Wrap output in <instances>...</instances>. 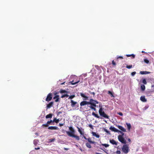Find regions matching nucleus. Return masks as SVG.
<instances>
[{
  "label": "nucleus",
  "mask_w": 154,
  "mask_h": 154,
  "mask_svg": "<svg viewBox=\"0 0 154 154\" xmlns=\"http://www.w3.org/2000/svg\"><path fill=\"white\" fill-rule=\"evenodd\" d=\"M71 106L73 107L77 104V102L74 101L73 100H71Z\"/></svg>",
  "instance_id": "f8f14e48"
},
{
  "label": "nucleus",
  "mask_w": 154,
  "mask_h": 154,
  "mask_svg": "<svg viewBox=\"0 0 154 154\" xmlns=\"http://www.w3.org/2000/svg\"><path fill=\"white\" fill-rule=\"evenodd\" d=\"M119 58L122 59L123 58V57L122 56H120L118 57H117V59H118Z\"/></svg>",
  "instance_id": "8fccbe9b"
},
{
  "label": "nucleus",
  "mask_w": 154,
  "mask_h": 154,
  "mask_svg": "<svg viewBox=\"0 0 154 154\" xmlns=\"http://www.w3.org/2000/svg\"><path fill=\"white\" fill-rule=\"evenodd\" d=\"M59 97H58V98H57L55 100V102H58V101H59Z\"/></svg>",
  "instance_id": "de8ad7c7"
},
{
  "label": "nucleus",
  "mask_w": 154,
  "mask_h": 154,
  "mask_svg": "<svg viewBox=\"0 0 154 154\" xmlns=\"http://www.w3.org/2000/svg\"><path fill=\"white\" fill-rule=\"evenodd\" d=\"M109 142L112 144H114L116 145L117 144V143L116 142V141L113 139L110 140Z\"/></svg>",
  "instance_id": "4468645a"
},
{
  "label": "nucleus",
  "mask_w": 154,
  "mask_h": 154,
  "mask_svg": "<svg viewBox=\"0 0 154 154\" xmlns=\"http://www.w3.org/2000/svg\"><path fill=\"white\" fill-rule=\"evenodd\" d=\"M79 82H80V80H79L76 82H74V81H72L70 82L71 83V84H72V85H74L79 83Z\"/></svg>",
  "instance_id": "393cba45"
},
{
  "label": "nucleus",
  "mask_w": 154,
  "mask_h": 154,
  "mask_svg": "<svg viewBox=\"0 0 154 154\" xmlns=\"http://www.w3.org/2000/svg\"><path fill=\"white\" fill-rule=\"evenodd\" d=\"M140 100L143 102H146L147 100L145 98V96H141L140 97Z\"/></svg>",
  "instance_id": "9b49d317"
},
{
  "label": "nucleus",
  "mask_w": 154,
  "mask_h": 154,
  "mask_svg": "<svg viewBox=\"0 0 154 154\" xmlns=\"http://www.w3.org/2000/svg\"><path fill=\"white\" fill-rule=\"evenodd\" d=\"M91 105L94 107L96 106V105L95 104V103H91Z\"/></svg>",
  "instance_id": "f704fd0d"
},
{
  "label": "nucleus",
  "mask_w": 154,
  "mask_h": 154,
  "mask_svg": "<svg viewBox=\"0 0 154 154\" xmlns=\"http://www.w3.org/2000/svg\"><path fill=\"white\" fill-rule=\"evenodd\" d=\"M76 127L78 128V131L79 132V133L81 135H83L82 138H84L86 140L87 138L84 135V130L83 129H82V128H81V129L78 126H77Z\"/></svg>",
  "instance_id": "39448f33"
},
{
  "label": "nucleus",
  "mask_w": 154,
  "mask_h": 154,
  "mask_svg": "<svg viewBox=\"0 0 154 154\" xmlns=\"http://www.w3.org/2000/svg\"><path fill=\"white\" fill-rule=\"evenodd\" d=\"M64 83H65V82H63V83H62L61 84V85H63L64 84Z\"/></svg>",
  "instance_id": "e2e57ef3"
},
{
  "label": "nucleus",
  "mask_w": 154,
  "mask_h": 154,
  "mask_svg": "<svg viewBox=\"0 0 154 154\" xmlns=\"http://www.w3.org/2000/svg\"><path fill=\"white\" fill-rule=\"evenodd\" d=\"M58 97H59V96L58 95H56L54 97H53V99H56L57 98H58Z\"/></svg>",
  "instance_id": "79ce46f5"
},
{
  "label": "nucleus",
  "mask_w": 154,
  "mask_h": 154,
  "mask_svg": "<svg viewBox=\"0 0 154 154\" xmlns=\"http://www.w3.org/2000/svg\"><path fill=\"white\" fill-rule=\"evenodd\" d=\"M52 93H49L47 96V97L45 99V100L48 102L51 101L52 98Z\"/></svg>",
  "instance_id": "423d86ee"
},
{
  "label": "nucleus",
  "mask_w": 154,
  "mask_h": 154,
  "mask_svg": "<svg viewBox=\"0 0 154 154\" xmlns=\"http://www.w3.org/2000/svg\"><path fill=\"white\" fill-rule=\"evenodd\" d=\"M126 56L127 57H129L132 56V57L133 58H134L135 57V55L134 54H127L126 55Z\"/></svg>",
  "instance_id": "a878e982"
},
{
  "label": "nucleus",
  "mask_w": 154,
  "mask_h": 154,
  "mask_svg": "<svg viewBox=\"0 0 154 154\" xmlns=\"http://www.w3.org/2000/svg\"><path fill=\"white\" fill-rule=\"evenodd\" d=\"M53 115L51 113L49 114L46 116V118H51L52 117Z\"/></svg>",
  "instance_id": "f3484780"
},
{
  "label": "nucleus",
  "mask_w": 154,
  "mask_h": 154,
  "mask_svg": "<svg viewBox=\"0 0 154 154\" xmlns=\"http://www.w3.org/2000/svg\"><path fill=\"white\" fill-rule=\"evenodd\" d=\"M69 96L67 94H65L64 95H63L61 96V98H63V97H67Z\"/></svg>",
  "instance_id": "c85d7f7f"
},
{
  "label": "nucleus",
  "mask_w": 154,
  "mask_h": 154,
  "mask_svg": "<svg viewBox=\"0 0 154 154\" xmlns=\"http://www.w3.org/2000/svg\"><path fill=\"white\" fill-rule=\"evenodd\" d=\"M142 83L146 85L147 84V82H146V80L145 79H143L142 81Z\"/></svg>",
  "instance_id": "c756f323"
},
{
  "label": "nucleus",
  "mask_w": 154,
  "mask_h": 154,
  "mask_svg": "<svg viewBox=\"0 0 154 154\" xmlns=\"http://www.w3.org/2000/svg\"><path fill=\"white\" fill-rule=\"evenodd\" d=\"M75 97V95H71L69 96V99H72L73 98H74Z\"/></svg>",
  "instance_id": "72a5a7b5"
},
{
  "label": "nucleus",
  "mask_w": 154,
  "mask_h": 154,
  "mask_svg": "<svg viewBox=\"0 0 154 154\" xmlns=\"http://www.w3.org/2000/svg\"><path fill=\"white\" fill-rule=\"evenodd\" d=\"M69 129L70 131H66V133L70 137L75 138L77 140H80L79 137V136L74 134L75 131L73 128L70 126L69 127Z\"/></svg>",
  "instance_id": "f257e3e1"
},
{
  "label": "nucleus",
  "mask_w": 154,
  "mask_h": 154,
  "mask_svg": "<svg viewBox=\"0 0 154 154\" xmlns=\"http://www.w3.org/2000/svg\"><path fill=\"white\" fill-rule=\"evenodd\" d=\"M89 107L91 109L94 110V111H96V109L95 107H93L91 105L89 106Z\"/></svg>",
  "instance_id": "cd10ccee"
},
{
  "label": "nucleus",
  "mask_w": 154,
  "mask_h": 154,
  "mask_svg": "<svg viewBox=\"0 0 154 154\" xmlns=\"http://www.w3.org/2000/svg\"><path fill=\"white\" fill-rule=\"evenodd\" d=\"M144 62L146 63H149V61L148 60L145 59L144 60Z\"/></svg>",
  "instance_id": "473e14b6"
},
{
  "label": "nucleus",
  "mask_w": 154,
  "mask_h": 154,
  "mask_svg": "<svg viewBox=\"0 0 154 154\" xmlns=\"http://www.w3.org/2000/svg\"><path fill=\"white\" fill-rule=\"evenodd\" d=\"M90 102L91 103H94V100L92 99H90Z\"/></svg>",
  "instance_id": "c03bdc74"
},
{
  "label": "nucleus",
  "mask_w": 154,
  "mask_h": 154,
  "mask_svg": "<svg viewBox=\"0 0 154 154\" xmlns=\"http://www.w3.org/2000/svg\"><path fill=\"white\" fill-rule=\"evenodd\" d=\"M51 123L49 121H48L47 122V123L45 124H43L42 126H44L45 127H47L49 126V124H50Z\"/></svg>",
  "instance_id": "aec40b11"
},
{
  "label": "nucleus",
  "mask_w": 154,
  "mask_h": 154,
  "mask_svg": "<svg viewBox=\"0 0 154 154\" xmlns=\"http://www.w3.org/2000/svg\"><path fill=\"white\" fill-rule=\"evenodd\" d=\"M108 94L110 95V96L112 97H114V96L113 95V93L110 91H108Z\"/></svg>",
  "instance_id": "412c9836"
},
{
  "label": "nucleus",
  "mask_w": 154,
  "mask_h": 154,
  "mask_svg": "<svg viewBox=\"0 0 154 154\" xmlns=\"http://www.w3.org/2000/svg\"><path fill=\"white\" fill-rule=\"evenodd\" d=\"M102 145L105 147H108L109 146V145L106 144H103Z\"/></svg>",
  "instance_id": "c9c22d12"
},
{
  "label": "nucleus",
  "mask_w": 154,
  "mask_h": 154,
  "mask_svg": "<svg viewBox=\"0 0 154 154\" xmlns=\"http://www.w3.org/2000/svg\"><path fill=\"white\" fill-rule=\"evenodd\" d=\"M40 149V148L39 147H37V148H35V149H36V150H38V149Z\"/></svg>",
  "instance_id": "bf43d9fd"
},
{
  "label": "nucleus",
  "mask_w": 154,
  "mask_h": 154,
  "mask_svg": "<svg viewBox=\"0 0 154 154\" xmlns=\"http://www.w3.org/2000/svg\"><path fill=\"white\" fill-rule=\"evenodd\" d=\"M105 131L108 134H110L109 132L107 130H105Z\"/></svg>",
  "instance_id": "4d7b16f0"
},
{
  "label": "nucleus",
  "mask_w": 154,
  "mask_h": 154,
  "mask_svg": "<svg viewBox=\"0 0 154 154\" xmlns=\"http://www.w3.org/2000/svg\"><path fill=\"white\" fill-rule=\"evenodd\" d=\"M90 143L94 144H95L96 143L94 141H91Z\"/></svg>",
  "instance_id": "603ef678"
},
{
  "label": "nucleus",
  "mask_w": 154,
  "mask_h": 154,
  "mask_svg": "<svg viewBox=\"0 0 154 154\" xmlns=\"http://www.w3.org/2000/svg\"><path fill=\"white\" fill-rule=\"evenodd\" d=\"M122 151L125 153L127 154L129 151L128 146L127 145H124L122 148Z\"/></svg>",
  "instance_id": "7ed1b4c3"
},
{
  "label": "nucleus",
  "mask_w": 154,
  "mask_h": 154,
  "mask_svg": "<svg viewBox=\"0 0 154 154\" xmlns=\"http://www.w3.org/2000/svg\"><path fill=\"white\" fill-rule=\"evenodd\" d=\"M118 114L120 116H123V114L122 112H119L118 113Z\"/></svg>",
  "instance_id": "09e8293b"
},
{
  "label": "nucleus",
  "mask_w": 154,
  "mask_h": 154,
  "mask_svg": "<svg viewBox=\"0 0 154 154\" xmlns=\"http://www.w3.org/2000/svg\"><path fill=\"white\" fill-rule=\"evenodd\" d=\"M112 64L114 66H115L116 65V63L114 61V60H112Z\"/></svg>",
  "instance_id": "a18cd8bd"
},
{
  "label": "nucleus",
  "mask_w": 154,
  "mask_h": 154,
  "mask_svg": "<svg viewBox=\"0 0 154 154\" xmlns=\"http://www.w3.org/2000/svg\"><path fill=\"white\" fill-rule=\"evenodd\" d=\"M128 140L129 142H131V140L130 138H128Z\"/></svg>",
  "instance_id": "13d9d810"
},
{
  "label": "nucleus",
  "mask_w": 154,
  "mask_h": 154,
  "mask_svg": "<svg viewBox=\"0 0 154 154\" xmlns=\"http://www.w3.org/2000/svg\"><path fill=\"white\" fill-rule=\"evenodd\" d=\"M62 113V112L61 111H60V112H57V115H60V114H61Z\"/></svg>",
  "instance_id": "864d4df0"
},
{
  "label": "nucleus",
  "mask_w": 154,
  "mask_h": 154,
  "mask_svg": "<svg viewBox=\"0 0 154 154\" xmlns=\"http://www.w3.org/2000/svg\"><path fill=\"white\" fill-rule=\"evenodd\" d=\"M117 132L120 133L121 134V135H122V136H123V135L124 134V133L122 131H120L119 130H118V131Z\"/></svg>",
  "instance_id": "7c9ffc66"
},
{
  "label": "nucleus",
  "mask_w": 154,
  "mask_h": 154,
  "mask_svg": "<svg viewBox=\"0 0 154 154\" xmlns=\"http://www.w3.org/2000/svg\"><path fill=\"white\" fill-rule=\"evenodd\" d=\"M136 74V72H133L131 73V75L132 76H134Z\"/></svg>",
  "instance_id": "ea45409f"
},
{
  "label": "nucleus",
  "mask_w": 154,
  "mask_h": 154,
  "mask_svg": "<svg viewBox=\"0 0 154 154\" xmlns=\"http://www.w3.org/2000/svg\"><path fill=\"white\" fill-rule=\"evenodd\" d=\"M54 104L53 102H51L47 105L46 108L47 109H49L53 106Z\"/></svg>",
  "instance_id": "6e6552de"
},
{
  "label": "nucleus",
  "mask_w": 154,
  "mask_h": 154,
  "mask_svg": "<svg viewBox=\"0 0 154 154\" xmlns=\"http://www.w3.org/2000/svg\"><path fill=\"white\" fill-rule=\"evenodd\" d=\"M48 129L50 130H57L58 128L56 126H49L48 127Z\"/></svg>",
  "instance_id": "2eb2a0df"
},
{
  "label": "nucleus",
  "mask_w": 154,
  "mask_h": 154,
  "mask_svg": "<svg viewBox=\"0 0 154 154\" xmlns=\"http://www.w3.org/2000/svg\"><path fill=\"white\" fill-rule=\"evenodd\" d=\"M116 153L117 154H121V151L119 150H117L116 151Z\"/></svg>",
  "instance_id": "49530a36"
},
{
  "label": "nucleus",
  "mask_w": 154,
  "mask_h": 154,
  "mask_svg": "<svg viewBox=\"0 0 154 154\" xmlns=\"http://www.w3.org/2000/svg\"><path fill=\"white\" fill-rule=\"evenodd\" d=\"M64 124L63 123H60L59 125L61 127Z\"/></svg>",
  "instance_id": "6e6d98bb"
},
{
  "label": "nucleus",
  "mask_w": 154,
  "mask_h": 154,
  "mask_svg": "<svg viewBox=\"0 0 154 154\" xmlns=\"http://www.w3.org/2000/svg\"><path fill=\"white\" fill-rule=\"evenodd\" d=\"M49 121H50V123H51L54 122H53V120H50Z\"/></svg>",
  "instance_id": "052dcab7"
},
{
  "label": "nucleus",
  "mask_w": 154,
  "mask_h": 154,
  "mask_svg": "<svg viewBox=\"0 0 154 154\" xmlns=\"http://www.w3.org/2000/svg\"><path fill=\"white\" fill-rule=\"evenodd\" d=\"M64 149L65 150H68V149L67 148H64Z\"/></svg>",
  "instance_id": "680f3d73"
},
{
  "label": "nucleus",
  "mask_w": 154,
  "mask_h": 154,
  "mask_svg": "<svg viewBox=\"0 0 154 154\" xmlns=\"http://www.w3.org/2000/svg\"><path fill=\"white\" fill-rule=\"evenodd\" d=\"M92 115L94 116L95 117L99 118V116L98 114L95 113L94 112H93L92 113Z\"/></svg>",
  "instance_id": "b1692460"
},
{
  "label": "nucleus",
  "mask_w": 154,
  "mask_h": 154,
  "mask_svg": "<svg viewBox=\"0 0 154 154\" xmlns=\"http://www.w3.org/2000/svg\"><path fill=\"white\" fill-rule=\"evenodd\" d=\"M141 89L142 91H144L145 89V86L144 85H141Z\"/></svg>",
  "instance_id": "4be33fe9"
},
{
  "label": "nucleus",
  "mask_w": 154,
  "mask_h": 154,
  "mask_svg": "<svg viewBox=\"0 0 154 154\" xmlns=\"http://www.w3.org/2000/svg\"><path fill=\"white\" fill-rule=\"evenodd\" d=\"M86 140H87L89 142L91 143V138L90 137L88 138H87Z\"/></svg>",
  "instance_id": "58836bf2"
},
{
  "label": "nucleus",
  "mask_w": 154,
  "mask_h": 154,
  "mask_svg": "<svg viewBox=\"0 0 154 154\" xmlns=\"http://www.w3.org/2000/svg\"><path fill=\"white\" fill-rule=\"evenodd\" d=\"M153 87H154V85H152V88Z\"/></svg>",
  "instance_id": "69168bd1"
},
{
  "label": "nucleus",
  "mask_w": 154,
  "mask_h": 154,
  "mask_svg": "<svg viewBox=\"0 0 154 154\" xmlns=\"http://www.w3.org/2000/svg\"><path fill=\"white\" fill-rule=\"evenodd\" d=\"M59 119H57L55 118H54V120H53V122H55V123H57L59 122Z\"/></svg>",
  "instance_id": "5701e85b"
},
{
  "label": "nucleus",
  "mask_w": 154,
  "mask_h": 154,
  "mask_svg": "<svg viewBox=\"0 0 154 154\" xmlns=\"http://www.w3.org/2000/svg\"><path fill=\"white\" fill-rule=\"evenodd\" d=\"M132 67V65H127L126 66V67L128 69H130Z\"/></svg>",
  "instance_id": "2f4dec72"
},
{
  "label": "nucleus",
  "mask_w": 154,
  "mask_h": 154,
  "mask_svg": "<svg viewBox=\"0 0 154 154\" xmlns=\"http://www.w3.org/2000/svg\"><path fill=\"white\" fill-rule=\"evenodd\" d=\"M117 127L119 129L121 130L122 131L124 132L126 131V129L124 128L122 126L118 125L117 126Z\"/></svg>",
  "instance_id": "1a4fd4ad"
},
{
  "label": "nucleus",
  "mask_w": 154,
  "mask_h": 154,
  "mask_svg": "<svg viewBox=\"0 0 154 154\" xmlns=\"http://www.w3.org/2000/svg\"><path fill=\"white\" fill-rule=\"evenodd\" d=\"M126 124L127 126L128 130L130 131L131 128V126L130 124L129 123H126Z\"/></svg>",
  "instance_id": "a211bd4d"
},
{
  "label": "nucleus",
  "mask_w": 154,
  "mask_h": 154,
  "mask_svg": "<svg viewBox=\"0 0 154 154\" xmlns=\"http://www.w3.org/2000/svg\"><path fill=\"white\" fill-rule=\"evenodd\" d=\"M91 102H90V101H88V102H87V101H86V105L87 104H88V105H91Z\"/></svg>",
  "instance_id": "a19ab883"
},
{
  "label": "nucleus",
  "mask_w": 154,
  "mask_h": 154,
  "mask_svg": "<svg viewBox=\"0 0 154 154\" xmlns=\"http://www.w3.org/2000/svg\"><path fill=\"white\" fill-rule=\"evenodd\" d=\"M109 129L111 130L112 131H114L115 132H117L118 131V130L115 128L114 127H113L112 126H111L109 128Z\"/></svg>",
  "instance_id": "9d476101"
},
{
  "label": "nucleus",
  "mask_w": 154,
  "mask_h": 154,
  "mask_svg": "<svg viewBox=\"0 0 154 154\" xmlns=\"http://www.w3.org/2000/svg\"><path fill=\"white\" fill-rule=\"evenodd\" d=\"M91 133L93 136H94L96 137L97 138H99L100 137V136L99 134H97L95 132H92Z\"/></svg>",
  "instance_id": "ddd939ff"
},
{
  "label": "nucleus",
  "mask_w": 154,
  "mask_h": 154,
  "mask_svg": "<svg viewBox=\"0 0 154 154\" xmlns=\"http://www.w3.org/2000/svg\"><path fill=\"white\" fill-rule=\"evenodd\" d=\"M89 126L91 128V129H93V126L92 125H91V124H90L89 125Z\"/></svg>",
  "instance_id": "3c124183"
},
{
  "label": "nucleus",
  "mask_w": 154,
  "mask_h": 154,
  "mask_svg": "<svg viewBox=\"0 0 154 154\" xmlns=\"http://www.w3.org/2000/svg\"><path fill=\"white\" fill-rule=\"evenodd\" d=\"M85 145L88 148H91V145L88 143H86Z\"/></svg>",
  "instance_id": "bb28decb"
},
{
  "label": "nucleus",
  "mask_w": 154,
  "mask_h": 154,
  "mask_svg": "<svg viewBox=\"0 0 154 154\" xmlns=\"http://www.w3.org/2000/svg\"><path fill=\"white\" fill-rule=\"evenodd\" d=\"M89 92L91 94L93 95L94 96L95 95V93L94 92H91V91H89Z\"/></svg>",
  "instance_id": "37998d69"
},
{
  "label": "nucleus",
  "mask_w": 154,
  "mask_h": 154,
  "mask_svg": "<svg viewBox=\"0 0 154 154\" xmlns=\"http://www.w3.org/2000/svg\"><path fill=\"white\" fill-rule=\"evenodd\" d=\"M94 103H95V104H98V102L97 101L95 100H94Z\"/></svg>",
  "instance_id": "5fc2aeb1"
},
{
  "label": "nucleus",
  "mask_w": 154,
  "mask_h": 154,
  "mask_svg": "<svg viewBox=\"0 0 154 154\" xmlns=\"http://www.w3.org/2000/svg\"><path fill=\"white\" fill-rule=\"evenodd\" d=\"M80 95L82 97L84 98V100H86L88 99V97L86 96L84 94L81 93H80Z\"/></svg>",
  "instance_id": "0eeeda50"
},
{
  "label": "nucleus",
  "mask_w": 154,
  "mask_h": 154,
  "mask_svg": "<svg viewBox=\"0 0 154 154\" xmlns=\"http://www.w3.org/2000/svg\"><path fill=\"white\" fill-rule=\"evenodd\" d=\"M66 92V91L65 90H61L60 91V93H63Z\"/></svg>",
  "instance_id": "e433bc0d"
},
{
  "label": "nucleus",
  "mask_w": 154,
  "mask_h": 154,
  "mask_svg": "<svg viewBox=\"0 0 154 154\" xmlns=\"http://www.w3.org/2000/svg\"><path fill=\"white\" fill-rule=\"evenodd\" d=\"M99 113L100 115L101 116L107 119L109 118V116L105 113L102 107L100 108L99 110Z\"/></svg>",
  "instance_id": "f03ea898"
},
{
  "label": "nucleus",
  "mask_w": 154,
  "mask_h": 154,
  "mask_svg": "<svg viewBox=\"0 0 154 154\" xmlns=\"http://www.w3.org/2000/svg\"><path fill=\"white\" fill-rule=\"evenodd\" d=\"M55 140V138L50 139L49 140V141H50V142H54Z\"/></svg>",
  "instance_id": "4c0bfd02"
},
{
  "label": "nucleus",
  "mask_w": 154,
  "mask_h": 154,
  "mask_svg": "<svg viewBox=\"0 0 154 154\" xmlns=\"http://www.w3.org/2000/svg\"><path fill=\"white\" fill-rule=\"evenodd\" d=\"M96 154H102L99 153L97 152L96 153Z\"/></svg>",
  "instance_id": "0e129e2a"
},
{
  "label": "nucleus",
  "mask_w": 154,
  "mask_h": 154,
  "mask_svg": "<svg viewBox=\"0 0 154 154\" xmlns=\"http://www.w3.org/2000/svg\"><path fill=\"white\" fill-rule=\"evenodd\" d=\"M150 73V72H147L146 71H141L140 72V73L142 75H143V74H149Z\"/></svg>",
  "instance_id": "dca6fc26"
},
{
  "label": "nucleus",
  "mask_w": 154,
  "mask_h": 154,
  "mask_svg": "<svg viewBox=\"0 0 154 154\" xmlns=\"http://www.w3.org/2000/svg\"><path fill=\"white\" fill-rule=\"evenodd\" d=\"M80 105L81 106H84V105H86V101H82L80 103Z\"/></svg>",
  "instance_id": "6ab92c4d"
},
{
  "label": "nucleus",
  "mask_w": 154,
  "mask_h": 154,
  "mask_svg": "<svg viewBox=\"0 0 154 154\" xmlns=\"http://www.w3.org/2000/svg\"><path fill=\"white\" fill-rule=\"evenodd\" d=\"M119 140L122 143L126 144V141L122 135H119L118 136Z\"/></svg>",
  "instance_id": "20e7f679"
}]
</instances>
